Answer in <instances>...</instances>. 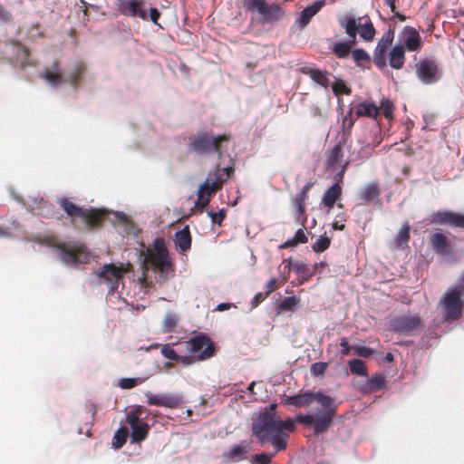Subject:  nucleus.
<instances>
[{"label":"nucleus","instance_id":"nucleus-40","mask_svg":"<svg viewBox=\"0 0 464 464\" xmlns=\"http://www.w3.org/2000/svg\"><path fill=\"white\" fill-rule=\"evenodd\" d=\"M30 53L28 49H26L23 45L17 46V59H21V66L22 67H27V66H34V63L30 60Z\"/></svg>","mask_w":464,"mask_h":464},{"label":"nucleus","instance_id":"nucleus-56","mask_svg":"<svg viewBox=\"0 0 464 464\" xmlns=\"http://www.w3.org/2000/svg\"><path fill=\"white\" fill-rule=\"evenodd\" d=\"M208 215L211 218L212 223L220 226L226 218V211L224 209H220L218 212L210 211Z\"/></svg>","mask_w":464,"mask_h":464},{"label":"nucleus","instance_id":"nucleus-16","mask_svg":"<svg viewBox=\"0 0 464 464\" xmlns=\"http://www.w3.org/2000/svg\"><path fill=\"white\" fill-rule=\"evenodd\" d=\"M122 14L130 17H139L142 20H148L147 10L144 7L142 0H125L121 6Z\"/></svg>","mask_w":464,"mask_h":464},{"label":"nucleus","instance_id":"nucleus-55","mask_svg":"<svg viewBox=\"0 0 464 464\" xmlns=\"http://www.w3.org/2000/svg\"><path fill=\"white\" fill-rule=\"evenodd\" d=\"M178 324V320L176 316L172 314H168L164 318V327L165 330L169 332L173 330Z\"/></svg>","mask_w":464,"mask_h":464},{"label":"nucleus","instance_id":"nucleus-39","mask_svg":"<svg viewBox=\"0 0 464 464\" xmlns=\"http://www.w3.org/2000/svg\"><path fill=\"white\" fill-rule=\"evenodd\" d=\"M142 415V407L137 406L134 410L128 412L126 416V421L130 426V428L137 426L143 420H141L140 417Z\"/></svg>","mask_w":464,"mask_h":464},{"label":"nucleus","instance_id":"nucleus-15","mask_svg":"<svg viewBox=\"0 0 464 464\" xmlns=\"http://www.w3.org/2000/svg\"><path fill=\"white\" fill-rule=\"evenodd\" d=\"M385 378L381 373H375L371 378L356 382V389L363 394H371L385 386Z\"/></svg>","mask_w":464,"mask_h":464},{"label":"nucleus","instance_id":"nucleus-49","mask_svg":"<svg viewBox=\"0 0 464 464\" xmlns=\"http://www.w3.org/2000/svg\"><path fill=\"white\" fill-rule=\"evenodd\" d=\"M246 453V447L244 445H237L229 452V458L232 459H242Z\"/></svg>","mask_w":464,"mask_h":464},{"label":"nucleus","instance_id":"nucleus-18","mask_svg":"<svg viewBox=\"0 0 464 464\" xmlns=\"http://www.w3.org/2000/svg\"><path fill=\"white\" fill-rule=\"evenodd\" d=\"M284 263H287L285 266V269H286L287 272H290V270L292 269L295 270V272L299 276L298 280L300 284L307 282L314 275V271H310L308 266L303 261H292L291 259H289L285 260Z\"/></svg>","mask_w":464,"mask_h":464},{"label":"nucleus","instance_id":"nucleus-4","mask_svg":"<svg viewBox=\"0 0 464 464\" xmlns=\"http://www.w3.org/2000/svg\"><path fill=\"white\" fill-rule=\"evenodd\" d=\"M184 350L190 354L179 355L177 362L185 366L191 365L196 362L205 361L214 356L216 349L215 343L208 335L199 334L191 337L182 343Z\"/></svg>","mask_w":464,"mask_h":464},{"label":"nucleus","instance_id":"nucleus-51","mask_svg":"<svg viewBox=\"0 0 464 464\" xmlns=\"http://www.w3.org/2000/svg\"><path fill=\"white\" fill-rule=\"evenodd\" d=\"M380 108V112L382 111L385 118H392L393 111V104L390 100H382Z\"/></svg>","mask_w":464,"mask_h":464},{"label":"nucleus","instance_id":"nucleus-60","mask_svg":"<svg viewBox=\"0 0 464 464\" xmlns=\"http://www.w3.org/2000/svg\"><path fill=\"white\" fill-rule=\"evenodd\" d=\"M340 346L342 347V349H341L342 356H347L350 354L352 347L349 345V341H348L347 337L341 338Z\"/></svg>","mask_w":464,"mask_h":464},{"label":"nucleus","instance_id":"nucleus-45","mask_svg":"<svg viewBox=\"0 0 464 464\" xmlns=\"http://www.w3.org/2000/svg\"><path fill=\"white\" fill-rule=\"evenodd\" d=\"M353 60L357 65H362V62H370V55L362 49H355L352 53Z\"/></svg>","mask_w":464,"mask_h":464},{"label":"nucleus","instance_id":"nucleus-23","mask_svg":"<svg viewBox=\"0 0 464 464\" xmlns=\"http://www.w3.org/2000/svg\"><path fill=\"white\" fill-rule=\"evenodd\" d=\"M35 206L33 207L34 210L36 211L38 215L41 217H44L45 218H57V210L55 208V206L49 202L48 200L41 198L38 200H34Z\"/></svg>","mask_w":464,"mask_h":464},{"label":"nucleus","instance_id":"nucleus-9","mask_svg":"<svg viewBox=\"0 0 464 464\" xmlns=\"http://www.w3.org/2000/svg\"><path fill=\"white\" fill-rule=\"evenodd\" d=\"M339 23L345 29L346 34L351 38L347 42H338L333 47L334 53L338 58H345L349 55L352 47L356 43V35L358 33V25L355 18H341Z\"/></svg>","mask_w":464,"mask_h":464},{"label":"nucleus","instance_id":"nucleus-27","mask_svg":"<svg viewBox=\"0 0 464 464\" xmlns=\"http://www.w3.org/2000/svg\"><path fill=\"white\" fill-rule=\"evenodd\" d=\"M86 72V65L82 62H78L74 64L72 72L66 77V82L73 87H77L82 80Z\"/></svg>","mask_w":464,"mask_h":464},{"label":"nucleus","instance_id":"nucleus-22","mask_svg":"<svg viewBox=\"0 0 464 464\" xmlns=\"http://www.w3.org/2000/svg\"><path fill=\"white\" fill-rule=\"evenodd\" d=\"M191 234L188 226L175 233L174 243L180 253H185L191 247Z\"/></svg>","mask_w":464,"mask_h":464},{"label":"nucleus","instance_id":"nucleus-58","mask_svg":"<svg viewBox=\"0 0 464 464\" xmlns=\"http://www.w3.org/2000/svg\"><path fill=\"white\" fill-rule=\"evenodd\" d=\"M276 453L273 454H266V453H260L256 454L255 456V461L256 464H268L271 462L272 458L275 456Z\"/></svg>","mask_w":464,"mask_h":464},{"label":"nucleus","instance_id":"nucleus-46","mask_svg":"<svg viewBox=\"0 0 464 464\" xmlns=\"http://www.w3.org/2000/svg\"><path fill=\"white\" fill-rule=\"evenodd\" d=\"M393 38H394V32L392 30H388L382 35V37L380 39L377 45L381 48H384V49L388 50V48L390 47V45L392 44V43L393 41Z\"/></svg>","mask_w":464,"mask_h":464},{"label":"nucleus","instance_id":"nucleus-6","mask_svg":"<svg viewBox=\"0 0 464 464\" xmlns=\"http://www.w3.org/2000/svg\"><path fill=\"white\" fill-rule=\"evenodd\" d=\"M464 296V277L459 285L449 289L440 301L441 315L444 321H452L459 317L462 310Z\"/></svg>","mask_w":464,"mask_h":464},{"label":"nucleus","instance_id":"nucleus-64","mask_svg":"<svg viewBox=\"0 0 464 464\" xmlns=\"http://www.w3.org/2000/svg\"><path fill=\"white\" fill-rule=\"evenodd\" d=\"M160 12L155 8V7H152L150 9V19L155 24H158V21L159 19L160 18Z\"/></svg>","mask_w":464,"mask_h":464},{"label":"nucleus","instance_id":"nucleus-57","mask_svg":"<svg viewBox=\"0 0 464 464\" xmlns=\"http://www.w3.org/2000/svg\"><path fill=\"white\" fill-rule=\"evenodd\" d=\"M354 353L360 357L368 358L373 353V350L365 346H353Z\"/></svg>","mask_w":464,"mask_h":464},{"label":"nucleus","instance_id":"nucleus-3","mask_svg":"<svg viewBox=\"0 0 464 464\" xmlns=\"http://www.w3.org/2000/svg\"><path fill=\"white\" fill-rule=\"evenodd\" d=\"M57 203L71 218V223L74 227L88 231L100 228L107 214L103 209L80 207L64 197L58 198Z\"/></svg>","mask_w":464,"mask_h":464},{"label":"nucleus","instance_id":"nucleus-33","mask_svg":"<svg viewBox=\"0 0 464 464\" xmlns=\"http://www.w3.org/2000/svg\"><path fill=\"white\" fill-rule=\"evenodd\" d=\"M350 372L354 375L362 377L368 376V370L365 362L361 359H353L348 362Z\"/></svg>","mask_w":464,"mask_h":464},{"label":"nucleus","instance_id":"nucleus-20","mask_svg":"<svg viewBox=\"0 0 464 464\" xmlns=\"http://www.w3.org/2000/svg\"><path fill=\"white\" fill-rule=\"evenodd\" d=\"M430 243L433 249L441 256H446L450 253L451 245L449 238L442 233L436 232L430 235Z\"/></svg>","mask_w":464,"mask_h":464},{"label":"nucleus","instance_id":"nucleus-26","mask_svg":"<svg viewBox=\"0 0 464 464\" xmlns=\"http://www.w3.org/2000/svg\"><path fill=\"white\" fill-rule=\"evenodd\" d=\"M433 221L436 223H449L459 227L464 226V217L456 215L452 212H438L433 217Z\"/></svg>","mask_w":464,"mask_h":464},{"label":"nucleus","instance_id":"nucleus-14","mask_svg":"<svg viewBox=\"0 0 464 464\" xmlns=\"http://www.w3.org/2000/svg\"><path fill=\"white\" fill-rule=\"evenodd\" d=\"M126 271L123 265L118 266L114 264H106L96 275L99 278H102L106 282H111V289H114L117 287L118 282L122 278Z\"/></svg>","mask_w":464,"mask_h":464},{"label":"nucleus","instance_id":"nucleus-38","mask_svg":"<svg viewBox=\"0 0 464 464\" xmlns=\"http://www.w3.org/2000/svg\"><path fill=\"white\" fill-rule=\"evenodd\" d=\"M331 245V238L326 236V233L320 236L317 240L312 245V249L316 253H322L329 248Z\"/></svg>","mask_w":464,"mask_h":464},{"label":"nucleus","instance_id":"nucleus-59","mask_svg":"<svg viewBox=\"0 0 464 464\" xmlns=\"http://www.w3.org/2000/svg\"><path fill=\"white\" fill-rule=\"evenodd\" d=\"M336 220L333 223V228L335 230H344L345 225L344 222L346 221V216L345 214L338 215L336 217Z\"/></svg>","mask_w":464,"mask_h":464},{"label":"nucleus","instance_id":"nucleus-5","mask_svg":"<svg viewBox=\"0 0 464 464\" xmlns=\"http://www.w3.org/2000/svg\"><path fill=\"white\" fill-rule=\"evenodd\" d=\"M231 139L232 136L229 133L209 137L205 130H198L189 137L188 148L199 155L217 154L221 158L223 144H227Z\"/></svg>","mask_w":464,"mask_h":464},{"label":"nucleus","instance_id":"nucleus-34","mask_svg":"<svg viewBox=\"0 0 464 464\" xmlns=\"http://www.w3.org/2000/svg\"><path fill=\"white\" fill-rule=\"evenodd\" d=\"M310 77L319 85L327 88L330 84L328 78V72L326 71H321L318 69H311L309 71Z\"/></svg>","mask_w":464,"mask_h":464},{"label":"nucleus","instance_id":"nucleus-19","mask_svg":"<svg viewBox=\"0 0 464 464\" xmlns=\"http://www.w3.org/2000/svg\"><path fill=\"white\" fill-rule=\"evenodd\" d=\"M40 77L53 86H58L64 82L58 61H55L50 68H45L40 73Z\"/></svg>","mask_w":464,"mask_h":464},{"label":"nucleus","instance_id":"nucleus-12","mask_svg":"<svg viewBox=\"0 0 464 464\" xmlns=\"http://www.w3.org/2000/svg\"><path fill=\"white\" fill-rule=\"evenodd\" d=\"M221 188V181L219 179H215L212 175L209 174L207 179L199 186L198 190V200L195 207L198 209L203 210L208 205L211 197Z\"/></svg>","mask_w":464,"mask_h":464},{"label":"nucleus","instance_id":"nucleus-36","mask_svg":"<svg viewBox=\"0 0 464 464\" xmlns=\"http://www.w3.org/2000/svg\"><path fill=\"white\" fill-rule=\"evenodd\" d=\"M235 169L233 167L227 168H217L213 173H210L215 179H219L221 181V185L223 184L234 174Z\"/></svg>","mask_w":464,"mask_h":464},{"label":"nucleus","instance_id":"nucleus-29","mask_svg":"<svg viewBox=\"0 0 464 464\" xmlns=\"http://www.w3.org/2000/svg\"><path fill=\"white\" fill-rule=\"evenodd\" d=\"M404 46L402 44L396 45L390 53V65L394 69H400L404 63Z\"/></svg>","mask_w":464,"mask_h":464},{"label":"nucleus","instance_id":"nucleus-42","mask_svg":"<svg viewBox=\"0 0 464 464\" xmlns=\"http://www.w3.org/2000/svg\"><path fill=\"white\" fill-rule=\"evenodd\" d=\"M295 422H297L296 418L295 420L288 418L285 420H282L279 417L276 416V423L277 426L280 427L282 431L289 434L290 432L295 431Z\"/></svg>","mask_w":464,"mask_h":464},{"label":"nucleus","instance_id":"nucleus-47","mask_svg":"<svg viewBox=\"0 0 464 464\" xmlns=\"http://www.w3.org/2000/svg\"><path fill=\"white\" fill-rule=\"evenodd\" d=\"M305 201L302 198H295L294 200L295 207L296 208V212L298 214L297 218L299 219L301 217H303L302 225H304V222L306 221V217L304 216L305 212Z\"/></svg>","mask_w":464,"mask_h":464},{"label":"nucleus","instance_id":"nucleus-28","mask_svg":"<svg viewBox=\"0 0 464 464\" xmlns=\"http://www.w3.org/2000/svg\"><path fill=\"white\" fill-rule=\"evenodd\" d=\"M342 188L338 183L331 186L324 193L322 202L328 208H332L336 200L341 197Z\"/></svg>","mask_w":464,"mask_h":464},{"label":"nucleus","instance_id":"nucleus-7","mask_svg":"<svg viewBox=\"0 0 464 464\" xmlns=\"http://www.w3.org/2000/svg\"><path fill=\"white\" fill-rule=\"evenodd\" d=\"M145 263L155 271L160 272L165 276L173 271V265L169 257V251L162 238H156L153 242V251L148 253Z\"/></svg>","mask_w":464,"mask_h":464},{"label":"nucleus","instance_id":"nucleus-8","mask_svg":"<svg viewBox=\"0 0 464 464\" xmlns=\"http://www.w3.org/2000/svg\"><path fill=\"white\" fill-rule=\"evenodd\" d=\"M243 6L249 13L258 14L263 24L277 22L285 14L279 5H270L266 0H244Z\"/></svg>","mask_w":464,"mask_h":464},{"label":"nucleus","instance_id":"nucleus-2","mask_svg":"<svg viewBox=\"0 0 464 464\" xmlns=\"http://www.w3.org/2000/svg\"><path fill=\"white\" fill-rule=\"evenodd\" d=\"M252 433L262 446L271 444L276 452L285 450L287 447L289 435L277 426L274 413L266 411L259 414L253 421Z\"/></svg>","mask_w":464,"mask_h":464},{"label":"nucleus","instance_id":"nucleus-24","mask_svg":"<svg viewBox=\"0 0 464 464\" xmlns=\"http://www.w3.org/2000/svg\"><path fill=\"white\" fill-rule=\"evenodd\" d=\"M324 5V1H317L301 12V16L296 21L301 28H304L310 23L312 17L322 9Z\"/></svg>","mask_w":464,"mask_h":464},{"label":"nucleus","instance_id":"nucleus-17","mask_svg":"<svg viewBox=\"0 0 464 464\" xmlns=\"http://www.w3.org/2000/svg\"><path fill=\"white\" fill-rule=\"evenodd\" d=\"M353 112L355 113L356 118L367 117L370 119L377 120L380 115V108L372 101H363L356 103L353 108Z\"/></svg>","mask_w":464,"mask_h":464},{"label":"nucleus","instance_id":"nucleus-61","mask_svg":"<svg viewBox=\"0 0 464 464\" xmlns=\"http://www.w3.org/2000/svg\"><path fill=\"white\" fill-rule=\"evenodd\" d=\"M268 295L266 293H257L255 295L254 298L251 301L252 308L257 307L264 300L266 299Z\"/></svg>","mask_w":464,"mask_h":464},{"label":"nucleus","instance_id":"nucleus-41","mask_svg":"<svg viewBox=\"0 0 464 464\" xmlns=\"http://www.w3.org/2000/svg\"><path fill=\"white\" fill-rule=\"evenodd\" d=\"M128 430L126 428H120L113 436L112 445L114 448L119 449L121 448L127 440Z\"/></svg>","mask_w":464,"mask_h":464},{"label":"nucleus","instance_id":"nucleus-52","mask_svg":"<svg viewBox=\"0 0 464 464\" xmlns=\"http://www.w3.org/2000/svg\"><path fill=\"white\" fill-rule=\"evenodd\" d=\"M161 354L169 360L177 362L179 360V354L177 352L170 347L169 344H164L161 348Z\"/></svg>","mask_w":464,"mask_h":464},{"label":"nucleus","instance_id":"nucleus-62","mask_svg":"<svg viewBox=\"0 0 464 464\" xmlns=\"http://www.w3.org/2000/svg\"><path fill=\"white\" fill-rule=\"evenodd\" d=\"M355 122V119L353 118V109H350L347 115L343 119V125L347 129H351Z\"/></svg>","mask_w":464,"mask_h":464},{"label":"nucleus","instance_id":"nucleus-63","mask_svg":"<svg viewBox=\"0 0 464 464\" xmlns=\"http://www.w3.org/2000/svg\"><path fill=\"white\" fill-rule=\"evenodd\" d=\"M406 242V225H402L399 234L397 236V244L398 246H402L403 243Z\"/></svg>","mask_w":464,"mask_h":464},{"label":"nucleus","instance_id":"nucleus-54","mask_svg":"<svg viewBox=\"0 0 464 464\" xmlns=\"http://www.w3.org/2000/svg\"><path fill=\"white\" fill-rule=\"evenodd\" d=\"M140 383L138 378H123L120 381L119 385L122 389H131Z\"/></svg>","mask_w":464,"mask_h":464},{"label":"nucleus","instance_id":"nucleus-11","mask_svg":"<svg viewBox=\"0 0 464 464\" xmlns=\"http://www.w3.org/2000/svg\"><path fill=\"white\" fill-rule=\"evenodd\" d=\"M415 70L418 79L425 84H432L438 82L442 76V71L437 62L430 58L420 60L417 63L415 64Z\"/></svg>","mask_w":464,"mask_h":464},{"label":"nucleus","instance_id":"nucleus-1","mask_svg":"<svg viewBox=\"0 0 464 464\" xmlns=\"http://www.w3.org/2000/svg\"><path fill=\"white\" fill-rule=\"evenodd\" d=\"M314 401L318 402L322 410L314 414H298L296 420L298 423L314 429L315 435L324 433L328 430L336 415L337 404L334 400L322 392H306L294 396H286L284 403L296 408L310 406Z\"/></svg>","mask_w":464,"mask_h":464},{"label":"nucleus","instance_id":"nucleus-44","mask_svg":"<svg viewBox=\"0 0 464 464\" xmlns=\"http://www.w3.org/2000/svg\"><path fill=\"white\" fill-rule=\"evenodd\" d=\"M408 335L410 333H419L421 330V321L418 316L408 317Z\"/></svg>","mask_w":464,"mask_h":464},{"label":"nucleus","instance_id":"nucleus-37","mask_svg":"<svg viewBox=\"0 0 464 464\" xmlns=\"http://www.w3.org/2000/svg\"><path fill=\"white\" fill-rule=\"evenodd\" d=\"M358 31L362 38L366 41H371L375 35V29L372 22H367L363 25L357 24Z\"/></svg>","mask_w":464,"mask_h":464},{"label":"nucleus","instance_id":"nucleus-35","mask_svg":"<svg viewBox=\"0 0 464 464\" xmlns=\"http://www.w3.org/2000/svg\"><path fill=\"white\" fill-rule=\"evenodd\" d=\"M308 241L307 236L305 235L304 231L300 228L298 229L294 237L286 240L282 246V248H288V247H295L298 244H304Z\"/></svg>","mask_w":464,"mask_h":464},{"label":"nucleus","instance_id":"nucleus-21","mask_svg":"<svg viewBox=\"0 0 464 464\" xmlns=\"http://www.w3.org/2000/svg\"><path fill=\"white\" fill-rule=\"evenodd\" d=\"M381 188L377 182L367 184L360 193V199L362 204L368 205L372 202L378 203L380 201Z\"/></svg>","mask_w":464,"mask_h":464},{"label":"nucleus","instance_id":"nucleus-25","mask_svg":"<svg viewBox=\"0 0 464 464\" xmlns=\"http://www.w3.org/2000/svg\"><path fill=\"white\" fill-rule=\"evenodd\" d=\"M343 147L340 143L334 146V148L330 150L326 165L328 169L334 170L339 166L343 163Z\"/></svg>","mask_w":464,"mask_h":464},{"label":"nucleus","instance_id":"nucleus-10","mask_svg":"<svg viewBox=\"0 0 464 464\" xmlns=\"http://www.w3.org/2000/svg\"><path fill=\"white\" fill-rule=\"evenodd\" d=\"M57 248L60 251V260L66 266H75L89 262L90 254L83 246L59 244Z\"/></svg>","mask_w":464,"mask_h":464},{"label":"nucleus","instance_id":"nucleus-13","mask_svg":"<svg viewBox=\"0 0 464 464\" xmlns=\"http://www.w3.org/2000/svg\"><path fill=\"white\" fill-rule=\"evenodd\" d=\"M147 403L149 405L161 406L170 409L179 408L182 403V396L178 394L158 393L151 392L146 393Z\"/></svg>","mask_w":464,"mask_h":464},{"label":"nucleus","instance_id":"nucleus-43","mask_svg":"<svg viewBox=\"0 0 464 464\" xmlns=\"http://www.w3.org/2000/svg\"><path fill=\"white\" fill-rule=\"evenodd\" d=\"M386 49L381 48L378 45L374 50L373 62L380 68L386 65Z\"/></svg>","mask_w":464,"mask_h":464},{"label":"nucleus","instance_id":"nucleus-50","mask_svg":"<svg viewBox=\"0 0 464 464\" xmlns=\"http://www.w3.org/2000/svg\"><path fill=\"white\" fill-rule=\"evenodd\" d=\"M287 279L288 276H284L280 283H278L276 277L271 278L266 284L267 291L266 293L269 295L272 292L276 291L282 285H284L287 281Z\"/></svg>","mask_w":464,"mask_h":464},{"label":"nucleus","instance_id":"nucleus-32","mask_svg":"<svg viewBox=\"0 0 464 464\" xmlns=\"http://www.w3.org/2000/svg\"><path fill=\"white\" fill-rule=\"evenodd\" d=\"M300 301V297L295 295L285 297L276 305L277 314L294 311L299 305Z\"/></svg>","mask_w":464,"mask_h":464},{"label":"nucleus","instance_id":"nucleus-30","mask_svg":"<svg viewBox=\"0 0 464 464\" xmlns=\"http://www.w3.org/2000/svg\"><path fill=\"white\" fill-rule=\"evenodd\" d=\"M423 39L419 31L414 27L408 26V52L417 51L421 48Z\"/></svg>","mask_w":464,"mask_h":464},{"label":"nucleus","instance_id":"nucleus-53","mask_svg":"<svg viewBox=\"0 0 464 464\" xmlns=\"http://www.w3.org/2000/svg\"><path fill=\"white\" fill-rule=\"evenodd\" d=\"M328 363L327 362H314L311 365V373L314 376H320L323 375L326 369H327Z\"/></svg>","mask_w":464,"mask_h":464},{"label":"nucleus","instance_id":"nucleus-48","mask_svg":"<svg viewBox=\"0 0 464 464\" xmlns=\"http://www.w3.org/2000/svg\"><path fill=\"white\" fill-rule=\"evenodd\" d=\"M333 92L335 95L339 96L341 94L349 95L352 91L343 81L340 80L333 84Z\"/></svg>","mask_w":464,"mask_h":464},{"label":"nucleus","instance_id":"nucleus-31","mask_svg":"<svg viewBox=\"0 0 464 464\" xmlns=\"http://www.w3.org/2000/svg\"><path fill=\"white\" fill-rule=\"evenodd\" d=\"M130 429H131V434H130L131 440L133 442L140 443V442L143 441L148 437L150 426L146 422L142 421L140 424H138L137 426H134Z\"/></svg>","mask_w":464,"mask_h":464}]
</instances>
